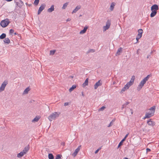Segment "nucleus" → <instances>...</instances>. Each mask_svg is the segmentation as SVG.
<instances>
[{"label":"nucleus","instance_id":"27","mask_svg":"<svg viewBox=\"0 0 159 159\" xmlns=\"http://www.w3.org/2000/svg\"><path fill=\"white\" fill-rule=\"evenodd\" d=\"M125 140V139H123L119 143L118 146V147H119L120 146H121L123 144V142Z\"/></svg>","mask_w":159,"mask_h":159},{"label":"nucleus","instance_id":"50","mask_svg":"<svg viewBox=\"0 0 159 159\" xmlns=\"http://www.w3.org/2000/svg\"><path fill=\"white\" fill-rule=\"evenodd\" d=\"M82 96L83 97H84V94L83 92L82 93Z\"/></svg>","mask_w":159,"mask_h":159},{"label":"nucleus","instance_id":"10","mask_svg":"<svg viewBox=\"0 0 159 159\" xmlns=\"http://www.w3.org/2000/svg\"><path fill=\"white\" fill-rule=\"evenodd\" d=\"M102 84V83H101V80H99L98 82H96L94 85V88L95 89H96L98 87Z\"/></svg>","mask_w":159,"mask_h":159},{"label":"nucleus","instance_id":"33","mask_svg":"<svg viewBox=\"0 0 159 159\" xmlns=\"http://www.w3.org/2000/svg\"><path fill=\"white\" fill-rule=\"evenodd\" d=\"M56 51L55 50H51L50 51V55H53L55 53Z\"/></svg>","mask_w":159,"mask_h":159},{"label":"nucleus","instance_id":"56","mask_svg":"<svg viewBox=\"0 0 159 159\" xmlns=\"http://www.w3.org/2000/svg\"><path fill=\"white\" fill-rule=\"evenodd\" d=\"M123 159H128V158L127 157H125Z\"/></svg>","mask_w":159,"mask_h":159},{"label":"nucleus","instance_id":"41","mask_svg":"<svg viewBox=\"0 0 159 159\" xmlns=\"http://www.w3.org/2000/svg\"><path fill=\"white\" fill-rule=\"evenodd\" d=\"M101 149V148H99L97 150H96L95 152V154H96Z\"/></svg>","mask_w":159,"mask_h":159},{"label":"nucleus","instance_id":"48","mask_svg":"<svg viewBox=\"0 0 159 159\" xmlns=\"http://www.w3.org/2000/svg\"><path fill=\"white\" fill-rule=\"evenodd\" d=\"M142 34L143 33H141V32L140 33H139L138 34H139L141 36H142Z\"/></svg>","mask_w":159,"mask_h":159},{"label":"nucleus","instance_id":"12","mask_svg":"<svg viewBox=\"0 0 159 159\" xmlns=\"http://www.w3.org/2000/svg\"><path fill=\"white\" fill-rule=\"evenodd\" d=\"M29 149V145H28L24 149L22 152L24 154H25Z\"/></svg>","mask_w":159,"mask_h":159},{"label":"nucleus","instance_id":"14","mask_svg":"<svg viewBox=\"0 0 159 159\" xmlns=\"http://www.w3.org/2000/svg\"><path fill=\"white\" fill-rule=\"evenodd\" d=\"M88 28V26H85L84 27L83 30H81L80 32V34H82L85 33L87 31V29Z\"/></svg>","mask_w":159,"mask_h":159},{"label":"nucleus","instance_id":"54","mask_svg":"<svg viewBox=\"0 0 159 159\" xmlns=\"http://www.w3.org/2000/svg\"><path fill=\"white\" fill-rule=\"evenodd\" d=\"M20 2L21 4H22L23 5L24 4L23 2H22L21 0L20 1Z\"/></svg>","mask_w":159,"mask_h":159},{"label":"nucleus","instance_id":"49","mask_svg":"<svg viewBox=\"0 0 159 159\" xmlns=\"http://www.w3.org/2000/svg\"><path fill=\"white\" fill-rule=\"evenodd\" d=\"M150 57V54H148V55L147 56V58H149V57Z\"/></svg>","mask_w":159,"mask_h":159},{"label":"nucleus","instance_id":"23","mask_svg":"<svg viewBox=\"0 0 159 159\" xmlns=\"http://www.w3.org/2000/svg\"><path fill=\"white\" fill-rule=\"evenodd\" d=\"M40 118L39 117L36 116L32 120V122H37L39 120Z\"/></svg>","mask_w":159,"mask_h":159},{"label":"nucleus","instance_id":"34","mask_svg":"<svg viewBox=\"0 0 159 159\" xmlns=\"http://www.w3.org/2000/svg\"><path fill=\"white\" fill-rule=\"evenodd\" d=\"M114 122V121L113 120H112L111 121V122L108 125L107 127H110L111 126H112V125H113V122Z\"/></svg>","mask_w":159,"mask_h":159},{"label":"nucleus","instance_id":"44","mask_svg":"<svg viewBox=\"0 0 159 159\" xmlns=\"http://www.w3.org/2000/svg\"><path fill=\"white\" fill-rule=\"evenodd\" d=\"M141 37L142 36L140 35L139 34H138L136 37L138 38L139 39H140Z\"/></svg>","mask_w":159,"mask_h":159},{"label":"nucleus","instance_id":"35","mask_svg":"<svg viewBox=\"0 0 159 159\" xmlns=\"http://www.w3.org/2000/svg\"><path fill=\"white\" fill-rule=\"evenodd\" d=\"M95 51V50L93 49H90L87 52V53H89L91 52H94Z\"/></svg>","mask_w":159,"mask_h":159},{"label":"nucleus","instance_id":"2","mask_svg":"<svg viewBox=\"0 0 159 159\" xmlns=\"http://www.w3.org/2000/svg\"><path fill=\"white\" fill-rule=\"evenodd\" d=\"M149 110L151 111V113H146L145 116L143 118L144 119L149 118L154 115L155 111V106H153L149 109Z\"/></svg>","mask_w":159,"mask_h":159},{"label":"nucleus","instance_id":"25","mask_svg":"<svg viewBox=\"0 0 159 159\" xmlns=\"http://www.w3.org/2000/svg\"><path fill=\"white\" fill-rule=\"evenodd\" d=\"M129 103V102H126L122 106L121 109L122 110L125 107H126V106Z\"/></svg>","mask_w":159,"mask_h":159},{"label":"nucleus","instance_id":"39","mask_svg":"<svg viewBox=\"0 0 159 159\" xmlns=\"http://www.w3.org/2000/svg\"><path fill=\"white\" fill-rule=\"evenodd\" d=\"M14 30L12 29H10L9 31V34H12L14 32Z\"/></svg>","mask_w":159,"mask_h":159},{"label":"nucleus","instance_id":"22","mask_svg":"<svg viewBox=\"0 0 159 159\" xmlns=\"http://www.w3.org/2000/svg\"><path fill=\"white\" fill-rule=\"evenodd\" d=\"M6 37V34L5 33H3L0 36V39H3L5 38Z\"/></svg>","mask_w":159,"mask_h":159},{"label":"nucleus","instance_id":"8","mask_svg":"<svg viewBox=\"0 0 159 159\" xmlns=\"http://www.w3.org/2000/svg\"><path fill=\"white\" fill-rule=\"evenodd\" d=\"M46 7V5L44 3H43L41 4L40 7L39 8L38 10V15L40 14L41 12L43 11V10Z\"/></svg>","mask_w":159,"mask_h":159},{"label":"nucleus","instance_id":"40","mask_svg":"<svg viewBox=\"0 0 159 159\" xmlns=\"http://www.w3.org/2000/svg\"><path fill=\"white\" fill-rule=\"evenodd\" d=\"M138 33H140L141 32V33H143V30L142 29H139L138 30Z\"/></svg>","mask_w":159,"mask_h":159},{"label":"nucleus","instance_id":"17","mask_svg":"<svg viewBox=\"0 0 159 159\" xmlns=\"http://www.w3.org/2000/svg\"><path fill=\"white\" fill-rule=\"evenodd\" d=\"M54 5H52L51 6V7L49 9H48L47 10V11L48 12L51 13L52 12V11H54Z\"/></svg>","mask_w":159,"mask_h":159},{"label":"nucleus","instance_id":"21","mask_svg":"<svg viewBox=\"0 0 159 159\" xmlns=\"http://www.w3.org/2000/svg\"><path fill=\"white\" fill-rule=\"evenodd\" d=\"M76 88V86L75 85H72V87H71L69 89V91L70 92H71L72 91H73L74 89H75Z\"/></svg>","mask_w":159,"mask_h":159},{"label":"nucleus","instance_id":"18","mask_svg":"<svg viewBox=\"0 0 159 159\" xmlns=\"http://www.w3.org/2000/svg\"><path fill=\"white\" fill-rule=\"evenodd\" d=\"M4 42L5 43L9 44L10 43V40L8 38H6L4 40Z\"/></svg>","mask_w":159,"mask_h":159},{"label":"nucleus","instance_id":"15","mask_svg":"<svg viewBox=\"0 0 159 159\" xmlns=\"http://www.w3.org/2000/svg\"><path fill=\"white\" fill-rule=\"evenodd\" d=\"M122 48H119L117 52L116 53V56H119L120 55V53L122 52Z\"/></svg>","mask_w":159,"mask_h":159},{"label":"nucleus","instance_id":"45","mask_svg":"<svg viewBox=\"0 0 159 159\" xmlns=\"http://www.w3.org/2000/svg\"><path fill=\"white\" fill-rule=\"evenodd\" d=\"M146 151L147 152H149L151 151V150L149 148H147L146 149Z\"/></svg>","mask_w":159,"mask_h":159},{"label":"nucleus","instance_id":"28","mask_svg":"<svg viewBox=\"0 0 159 159\" xmlns=\"http://www.w3.org/2000/svg\"><path fill=\"white\" fill-rule=\"evenodd\" d=\"M68 5V3H67V2L64 3L63 4V6L62 7V9H65L67 7Z\"/></svg>","mask_w":159,"mask_h":159},{"label":"nucleus","instance_id":"11","mask_svg":"<svg viewBox=\"0 0 159 159\" xmlns=\"http://www.w3.org/2000/svg\"><path fill=\"white\" fill-rule=\"evenodd\" d=\"M147 123L149 125L152 126H154L155 124V122L153 121H152L151 119H149L147 121Z\"/></svg>","mask_w":159,"mask_h":159},{"label":"nucleus","instance_id":"32","mask_svg":"<svg viewBox=\"0 0 159 159\" xmlns=\"http://www.w3.org/2000/svg\"><path fill=\"white\" fill-rule=\"evenodd\" d=\"M150 76L149 75H148L146 77L144 78L143 79L146 82L149 79Z\"/></svg>","mask_w":159,"mask_h":159},{"label":"nucleus","instance_id":"19","mask_svg":"<svg viewBox=\"0 0 159 159\" xmlns=\"http://www.w3.org/2000/svg\"><path fill=\"white\" fill-rule=\"evenodd\" d=\"M89 79L87 78L86 79L84 82L83 84V87H85L88 85Z\"/></svg>","mask_w":159,"mask_h":159},{"label":"nucleus","instance_id":"51","mask_svg":"<svg viewBox=\"0 0 159 159\" xmlns=\"http://www.w3.org/2000/svg\"><path fill=\"white\" fill-rule=\"evenodd\" d=\"M139 38H137V37L136 38V40H137V42H138V41H139Z\"/></svg>","mask_w":159,"mask_h":159},{"label":"nucleus","instance_id":"43","mask_svg":"<svg viewBox=\"0 0 159 159\" xmlns=\"http://www.w3.org/2000/svg\"><path fill=\"white\" fill-rule=\"evenodd\" d=\"M129 135V133L127 134L125 136V137L123 138V139H124L125 140L126 138L127 137L128 135Z\"/></svg>","mask_w":159,"mask_h":159},{"label":"nucleus","instance_id":"57","mask_svg":"<svg viewBox=\"0 0 159 159\" xmlns=\"http://www.w3.org/2000/svg\"><path fill=\"white\" fill-rule=\"evenodd\" d=\"M152 51L150 53V55H151L152 54Z\"/></svg>","mask_w":159,"mask_h":159},{"label":"nucleus","instance_id":"24","mask_svg":"<svg viewBox=\"0 0 159 159\" xmlns=\"http://www.w3.org/2000/svg\"><path fill=\"white\" fill-rule=\"evenodd\" d=\"M30 90L29 87L26 88L24 91L23 93L27 94L28 93L29 91Z\"/></svg>","mask_w":159,"mask_h":159},{"label":"nucleus","instance_id":"55","mask_svg":"<svg viewBox=\"0 0 159 159\" xmlns=\"http://www.w3.org/2000/svg\"><path fill=\"white\" fill-rule=\"evenodd\" d=\"M14 35H16V34H17L15 32V33H14Z\"/></svg>","mask_w":159,"mask_h":159},{"label":"nucleus","instance_id":"42","mask_svg":"<svg viewBox=\"0 0 159 159\" xmlns=\"http://www.w3.org/2000/svg\"><path fill=\"white\" fill-rule=\"evenodd\" d=\"M128 84H129L130 86H131L133 84V83L132 82L130 81L127 83Z\"/></svg>","mask_w":159,"mask_h":159},{"label":"nucleus","instance_id":"7","mask_svg":"<svg viewBox=\"0 0 159 159\" xmlns=\"http://www.w3.org/2000/svg\"><path fill=\"white\" fill-rule=\"evenodd\" d=\"M146 81L143 79L140 82L137 88V89L139 91L142 89L144 84L146 83Z\"/></svg>","mask_w":159,"mask_h":159},{"label":"nucleus","instance_id":"36","mask_svg":"<svg viewBox=\"0 0 159 159\" xmlns=\"http://www.w3.org/2000/svg\"><path fill=\"white\" fill-rule=\"evenodd\" d=\"M105 108V107L104 106H102L101 108L99 109V111H103L104 109Z\"/></svg>","mask_w":159,"mask_h":159},{"label":"nucleus","instance_id":"52","mask_svg":"<svg viewBox=\"0 0 159 159\" xmlns=\"http://www.w3.org/2000/svg\"><path fill=\"white\" fill-rule=\"evenodd\" d=\"M130 110L131 111V114H133V110L132 109H130Z\"/></svg>","mask_w":159,"mask_h":159},{"label":"nucleus","instance_id":"5","mask_svg":"<svg viewBox=\"0 0 159 159\" xmlns=\"http://www.w3.org/2000/svg\"><path fill=\"white\" fill-rule=\"evenodd\" d=\"M111 22L109 20H107L106 22V25L104 26L103 27V31L104 32L106 31V30H108L110 26Z\"/></svg>","mask_w":159,"mask_h":159},{"label":"nucleus","instance_id":"4","mask_svg":"<svg viewBox=\"0 0 159 159\" xmlns=\"http://www.w3.org/2000/svg\"><path fill=\"white\" fill-rule=\"evenodd\" d=\"M58 114L56 112H55L51 114L49 116L48 119L50 121H52V120L55 119L56 117H58Z\"/></svg>","mask_w":159,"mask_h":159},{"label":"nucleus","instance_id":"53","mask_svg":"<svg viewBox=\"0 0 159 159\" xmlns=\"http://www.w3.org/2000/svg\"><path fill=\"white\" fill-rule=\"evenodd\" d=\"M6 1L7 2H10L12 1V0H6Z\"/></svg>","mask_w":159,"mask_h":159},{"label":"nucleus","instance_id":"46","mask_svg":"<svg viewBox=\"0 0 159 159\" xmlns=\"http://www.w3.org/2000/svg\"><path fill=\"white\" fill-rule=\"evenodd\" d=\"M68 104H69L68 102H65L64 103V106H67L68 105Z\"/></svg>","mask_w":159,"mask_h":159},{"label":"nucleus","instance_id":"9","mask_svg":"<svg viewBox=\"0 0 159 159\" xmlns=\"http://www.w3.org/2000/svg\"><path fill=\"white\" fill-rule=\"evenodd\" d=\"M81 146V145L79 146L75 150V151L72 154L73 156L75 157L76 156L77 153L80 150Z\"/></svg>","mask_w":159,"mask_h":159},{"label":"nucleus","instance_id":"47","mask_svg":"<svg viewBox=\"0 0 159 159\" xmlns=\"http://www.w3.org/2000/svg\"><path fill=\"white\" fill-rule=\"evenodd\" d=\"M71 20V19H70V18H68V19L66 20V21H70Z\"/></svg>","mask_w":159,"mask_h":159},{"label":"nucleus","instance_id":"29","mask_svg":"<svg viewBox=\"0 0 159 159\" xmlns=\"http://www.w3.org/2000/svg\"><path fill=\"white\" fill-rule=\"evenodd\" d=\"M62 157V155L59 154H58L56 156V157L55 159H61Z\"/></svg>","mask_w":159,"mask_h":159},{"label":"nucleus","instance_id":"1","mask_svg":"<svg viewBox=\"0 0 159 159\" xmlns=\"http://www.w3.org/2000/svg\"><path fill=\"white\" fill-rule=\"evenodd\" d=\"M159 9L158 6L157 4H154L151 7L152 12L150 14L151 17H154L157 14V10Z\"/></svg>","mask_w":159,"mask_h":159},{"label":"nucleus","instance_id":"31","mask_svg":"<svg viewBox=\"0 0 159 159\" xmlns=\"http://www.w3.org/2000/svg\"><path fill=\"white\" fill-rule=\"evenodd\" d=\"M135 76H134V75H133L131 79V80H130V81L132 82L133 83H134V80H135Z\"/></svg>","mask_w":159,"mask_h":159},{"label":"nucleus","instance_id":"16","mask_svg":"<svg viewBox=\"0 0 159 159\" xmlns=\"http://www.w3.org/2000/svg\"><path fill=\"white\" fill-rule=\"evenodd\" d=\"M116 5V3L114 2H112L111 5L110 9L111 11H112L113 10L115 6Z\"/></svg>","mask_w":159,"mask_h":159},{"label":"nucleus","instance_id":"13","mask_svg":"<svg viewBox=\"0 0 159 159\" xmlns=\"http://www.w3.org/2000/svg\"><path fill=\"white\" fill-rule=\"evenodd\" d=\"M81 6L80 5L77 6L73 10L72 13L73 14L74 13H76L81 8Z\"/></svg>","mask_w":159,"mask_h":159},{"label":"nucleus","instance_id":"26","mask_svg":"<svg viewBox=\"0 0 159 159\" xmlns=\"http://www.w3.org/2000/svg\"><path fill=\"white\" fill-rule=\"evenodd\" d=\"M48 157L49 159H54V156L51 153L48 154Z\"/></svg>","mask_w":159,"mask_h":159},{"label":"nucleus","instance_id":"38","mask_svg":"<svg viewBox=\"0 0 159 159\" xmlns=\"http://www.w3.org/2000/svg\"><path fill=\"white\" fill-rule=\"evenodd\" d=\"M130 86L129 84H128L127 83L125 85V87L127 89H128L130 87Z\"/></svg>","mask_w":159,"mask_h":159},{"label":"nucleus","instance_id":"58","mask_svg":"<svg viewBox=\"0 0 159 159\" xmlns=\"http://www.w3.org/2000/svg\"><path fill=\"white\" fill-rule=\"evenodd\" d=\"M82 16V15H80V16Z\"/></svg>","mask_w":159,"mask_h":159},{"label":"nucleus","instance_id":"3","mask_svg":"<svg viewBox=\"0 0 159 159\" xmlns=\"http://www.w3.org/2000/svg\"><path fill=\"white\" fill-rule=\"evenodd\" d=\"M10 21L8 19H6L2 20L0 22L1 25L3 28L6 27L10 23Z\"/></svg>","mask_w":159,"mask_h":159},{"label":"nucleus","instance_id":"30","mask_svg":"<svg viewBox=\"0 0 159 159\" xmlns=\"http://www.w3.org/2000/svg\"><path fill=\"white\" fill-rule=\"evenodd\" d=\"M39 0H35L34 2V4L35 5H37L39 2Z\"/></svg>","mask_w":159,"mask_h":159},{"label":"nucleus","instance_id":"6","mask_svg":"<svg viewBox=\"0 0 159 159\" xmlns=\"http://www.w3.org/2000/svg\"><path fill=\"white\" fill-rule=\"evenodd\" d=\"M8 84L7 81H4L2 84L1 87H0V92L3 91L5 88L6 85Z\"/></svg>","mask_w":159,"mask_h":159},{"label":"nucleus","instance_id":"20","mask_svg":"<svg viewBox=\"0 0 159 159\" xmlns=\"http://www.w3.org/2000/svg\"><path fill=\"white\" fill-rule=\"evenodd\" d=\"M25 154L24 153L21 151L20 153L17 154V157L18 158H20L23 156Z\"/></svg>","mask_w":159,"mask_h":159},{"label":"nucleus","instance_id":"37","mask_svg":"<svg viewBox=\"0 0 159 159\" xmlns=\"http://www.w3.org/2000/svg\"><path fill=\"white\" fill-rule=\"evenodd\" d=\"M126 89H127L125 87H124L121 89L120 91V93H123V92L125 91L126 90Z\"/></svg>","mask_w":159,"mask_h":159},{"label":"nucleus","instance_id":"59","mask_svg":"<svg viewBox=\"0 0 159 159\" xmlns=\"http://www.w3.org/2000/svg\"><path fill=\"white\" fill-rule=\"evenodd\" d=\"M148 112L151 113V111H150Z\"/></svg>","mask_w":159,"mask_h":159}]
</instances>
